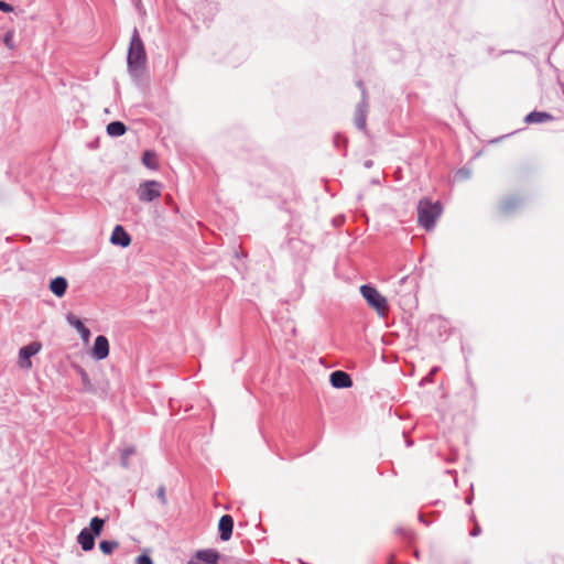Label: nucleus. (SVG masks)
<instances>
[{
  "label": "nucleus",
  "instance_id": "nucleus-1",
  "mask_svg": "<svg viewBox=\"0 0 564 564\" xmlns=\"http://www.w3.org/2000/svg\"><path fill=\"white\" fill-rule=\"evenodd\" d=\"M128 69L133 77H141L147 66V53L139 31L133 30L128 50Z\"/></svg>",
  "mask_w": 564,
  "mask_h": 564
},
{
  "label": "nucleus",
  "instance_id": "nucleus-2",
  "mask_svg": "<svg viewBox=\"0 0 564 564\" xmlns=\"http://www.w3.org/2000/svg\"><path fill=\"white\" fill-rule=\"evenodd\" d=\"M442 213V206L438 202L432 203L429 199H421L417 205L419 224L426 230L434 228L436 219Z\"/></svg>",
  "mask_w": 564,
  "mask_h": 564
},
{
  "label": "nucleus",
  "instance_id": "nucleus-3",
  "mask_svg": "<svg viewBox=\"0 0 564 564\" xmlns=\"http://www.w3.org/2000/svg\"><path fill=\"white\" fill-rule=\"evenodd\" d=\"M360 293L380 317H386L389 312V305L387 299L373 286L361 285Z\"/></svg>",
  "mask_w": 564,
  "mask_h": 564
},
{
  "label": "nucleus",
  "instance_id": "nucleus-4",
  "mask_svg": "<svg viewBox=\"0 0 564 564\" xmlns=\"http://www.w3.org/2000/svg\"><path fill=\"white\" fill-rule=\"evenodd\" d=\"M163 185L154 180L145 181L139 184L137 195L140 202L151 203L161 197Z\"/></svg>",
  "mask_w": 564,
  "mask_h": 564
},
{
  "label": "nucleus",
  "instance_id": "nucleus-5",
  "mask_svg": "<svg viewBox=\"0 0 564 564\" xmlns=\"http://www.w3.org/2000/svg\"><path fill=\"white\" fill-rule=\"evenodd\" d=\"M42 345L37 341H33L28 346H24L19 351L20 367L23 369H30L32 367L31 357L41 350Z\"/></svg>",
  "mask_w": 564,
  "mask_h": 564
},
{
  "label": "nucleus",
  "instance_id": "nucleus-6",
  "mask_svg": "<svg viewBox=\"0 0 564 564\" xmlns=\"http://www.w3.org/2000/svg\"><path fill=\"white\" fill-rule=\"evenodd\" d=\"M219 553L216 550H203L196 552L188 564H218Z\"/></svg>",
  "mask_w": 564,
  "mask_h": 564
},
{
  "label": "nucleus",
  "instance_id": "nucleus-7",
  "mask_svg": "<svg viewBox=\"0 0 564 564\" xmlns=\"http://www.w3.org/2000/svg\"><path fill=\"white\" fill-rule=\"evenodd\" d=\"M109 355V341L108 339L99 335L95 339V344L91 350V356L97 360H102Z\"/></svg>",
  "mask_w": 564,
  "mask_h": 564
},
{
  "label": "nucleus",
  "instance_id": "nucleus-8",
  "mask_svg": "<svg viewBox=\"0 0 564 564\" xmlns=\"http://www.w3.org/2000/svg\"><path fill=\"white\" fill-rule=\"evenodd\" d=\"M330 383L335 388H349L352 386L350 376L341 370H337L330 373Z\"/></svg>",
  "mask_w": 564,
  "mask_h": 564
},
{
  "label": "nucleus",
  "instance_id": "nucleus-9",
  "mask_svg": "<svg viewBox=\"0 0 564 564\" xmlns=\"http://www.w3.org/2000/svg\"><path fill=\"white\" fill-rule=\"evenodd\" d=\"M111 243L121 247H128L131 242L130 236L126 232L122 226L117 225L111 234Z\"/></svg>",
  "mask_w": 564,
  "mask_h": 564
},
{
  "label": "nucleus",
  "instance_id": "nucleus-10",
  "mask_svg": "<svg viewBox=\"0 0 564 564\" xmlns=\"http://www.w3.org/2000/svg\"><path fill=\"white\" fill-rule=\"evenodd\" d=\"M234 528V520L231 516L225 514L220 518L218 529L220 532V539L227 541L230 539Z\"/></svg>",
  "mask_w": 564,
  "mask_h": 564
},
{
  "label": "nucleus",
  "instance_id": "nucleus-11",
  "mask_svg": "<svg viewBox=\"0 0 564 564\" xmlns=\"http://www.w3.org/2000/svg\"><path fill=\"white\" fill-rule=\"evenodd\" d=\"M68 288V282L65 278L63 276H57L55 279H53L51 282H50V285H48V289L50 291L57 297H62L65 295L66 293V290Z\"/></svg>",
  "mask_w": 564,
  "mask_h": 564
},
{
  "label": "nucleus",
  "instance_id": "nucleus-12",
  "mask_svg": "<svg viewBox=\"0 0 564 564\" xmlns=\"http://www.w3.org/2000/svg\"><path fill=\"white\" fill-rule=\"evenodd\" d=\"M77 542L84 551H90L95 545V536L87 528H84L77 536Z\"/></svg>",
  "mask_w": 564,
  "mask_h": 564
},
{
  "label": "nucleus",
  "instance_id": "nucleus-13",
  "mask_svg": "<svg viewBox=\"0 0 564 564\" xmlns=\"http://www.w3.org/2000/svg\"><path fill=\"white\" fill-rule=\"evenodd\" d=\"M67 321L80 334L84 343H88L89 338H90V332L84 325V323L82 321H79L78 318H76L74 315H68Z\"/></svg>",
  "mask_w": 564,
  "mask_h": 564
},
{
  "label": "nucleus",
  "instance_id": "nucleus-14",
  "mask_svg": "<svg viewBox=\"0 0 564 564\" xmlns=\"http://www.w3.org/2000/svg\"><path fill=\"white\" fill-rule=\"evenodd\" d=\"M553 117L547 112L532 111L525 117L524 121L525 123H541L545 121H551Z\"/></svg>",
  "mask_w": 564,
  "mask_h": 564
},
{
  "label": "nucleus",
  "instance_id": "nucleus-15",
  "mask_svg": "<svg viewBox=\"0 0 564 564\" xmlns=\"http://www.w3.org/2000/svg\"><path fill=\"white\" fill-rule=\"evenodd\" d=\"M142 163L144 166H147L150 170L159 169V160H158V155L154 151L147 150L143 153Z\"/></svg>",
  "mask_w": 564,
  "mask_h": 564
},
{
  "label": "nucleus",
  "instance_id": "nucleus-16",
  "mask_svg": "<svg viewBox=\"0 0 564 564\" xmlns=\"http://www.w3.org/2000/svg\"><path fill=\"white\" fill-rule=\"evenodd\" d=\"M519 206V199L516 197H508L503 199L499 205V210L501 214H509Z\"/></svg>",
  "mask_w": 564,
  "mask_h": 564
},
{
  "label": "nucleus",
  "instance_id": "nucleus-17",
  "mask_svg": "<svg viewBox=\"0 0 564 564\" xmlns=\"http://www.w3.org/2000/svg\"><path fill=\"white\" fill-rule=\"evenodd\" d=\"M126 130V126L120 121H113L107 126V133L111 137H120Z\"/></svg>",
  "mask_w": 564,
  "mask_h": 564
},
{
  "label": "nucleus",
  "instance_id": "nucleus-18",
  "mask_svg": "<svg viewBox=\"0 0 564 564\" xmlns=\"http://www.w3.org/2000/svg\"><path fill=\"white\" fill-rule=\"evenodd\" d=\"M105 525V520L99 517H94L90 520L89 528H87L90 533L94 534L95 538L101 534L102 528Z\"/></svg>",
  "mask_w": 564,
  "mask_h": 564
},
{
  "label": "nucleus",
  "instance_id": "nucleus-19",
  "mask_svg": "<svg viewBox=\"0 0 564 564\" xmlns=\"http://www.w3.org/2000/svg\"><path fill=\"white\" fill-rule=\"evenodd\" d=\"M118 547H119V543L117 541L105 540L99 543L100 551L106 555L111 554Z\"/></svg>",
  "mask_w": 564,
  "mask_h": 564
},
{
  "label": "nucleus",
  "instance_id": "nucleus-20",
  "mask_svg": "<svg viewBox=\"0 0 564 564\" xmlns=\"http://www.w3.org/2000/svg\"><path fill=\"white\" fill-rule=\"evenodd\" d=\"M3 43L4 45L9 48V50H14L15 48V43H14V31L13 30H8L4 34V37H3Z\"/></svg>",
  "mask_w": 564,
  "mask_h": 564
},
{
  "label": "nucleus",
  "instance_id": "nucleus-21",
  "mask_svg": "<svg viewBox=\"0 0 564 564\" xmlns=\"http://www.w3.org/2000/svg\"><path fill=\"white\" fill-rule=\"evenodd\" d=\"M156 497L159 498V500L161 501L162 505H166L167 503V498H166V492H165V487L164 486H160L158 488Z\"/></svg>",
  "mask_w": 564,
  "mask_h": 564
},
{
  "label": "nucleus",
  "instance_id": "nucleus-22",
  "mask_svg": "<svg viewBox=\"0 0 564 564\" xmlns=\"http://www.w3.org/2000/svg\"><path fill=\"white\" fill-rule=\"evenodd\" d=\"M135 564H153V562L149 555L142 554L135 558Z\"/></svg>",
  "mask_w": 564,
  "mask_h": 564
},
{
  "label": "nucleus",
  "instance_id": "nucleus-23",
  "mask_svg": "<svg viewBox=\"0 0 564 564\" xmlns=\"http://www.w3.org/2000/svg\"><path fill=\"white\" fill-rule=\"evenodd\" d=\"M0 10L3 12H12L13 7L4 1H0Z\"/></svg>",
  "mask_w": 564,
  "mask_h": 564
},
{
  "label": "nucleus",
  "instance_id": "nucleus-24",
  "mask_svg": "<svg viewBox=\"0 0 564 564\" xmlns=\"http://www.w3.org/2000/svg\"><path fill=\"white\" fill-rule=\"evenodd\" d=\"M357 126H358L359 129H364L365 126H366V118H365V116L362 113L357 119Z\"/></svg>",
  "mask_w": 564,
  "mask_h": 564
},
{
  "label": "nucleus",
  "instance_id": "nucleus-25",
  "mask_svg": "<svg viewBox=\"0 0 564 564\" xmlns=\"http://www.w3.org/2000/svg\"><path fill=\"white\" fill-rule=\"evenodd\" d=\"M132 453H133L132 449L124 451L123 457H122V463H123L124 466H127V458H128V456L131 455Z\"/></svg>",
  "mask_w": 564,
  "mask_h": 564
},
{
  "label": "nucleus",
  "instance_id": "nucleus-26",
  "mask_svg": "<svg viewBox=\"0 0 564 564\" xmlns=\"http://www.w3.org/2000/svg\"><path fill=\"white\" fill-rule=\"evenodd\" d=\"M479 533V527L476 525L471 532L473 535H477Z\"/></svg>",
  "mask_w": 564,
  "mask_h": 564
},
{
  "label": "nucleus",
  "instance_id": "nucleus-27",
  "mask_svg": "<svg viewBox=\"0 0 564 564\" xmlns=\"http://www.w3.org/2000/svg\"><path fill=\"white\" fill-rule=\"evenodd\" d=\"M172 202V197L170 195L166 196V203H171Z\"/></svg>",
  "mask_w": 564,
  "mask_h": 564
}]
</instances>
